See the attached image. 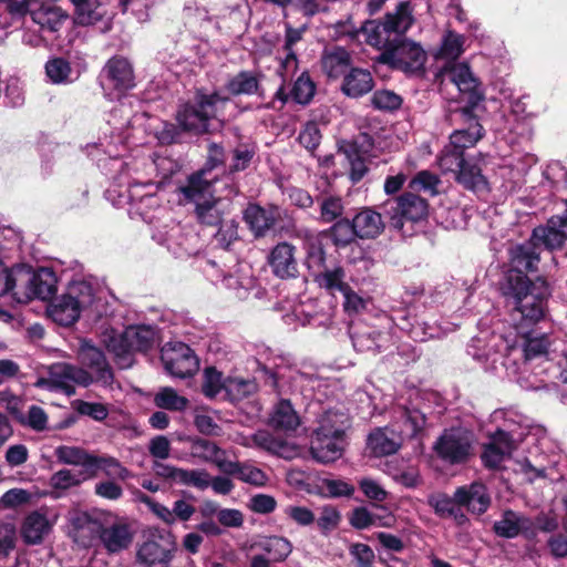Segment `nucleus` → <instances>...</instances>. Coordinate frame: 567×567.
Wrapping results in <instances>:
<instances>
[{
  "label": "nucleus",
  "instance_id": "1",
  "mask_svg": "<svg viewBox=\"0 0 567 567\" xmlns=\"http://www.w3.org/2000/svg\"><path fill=\"white\" fill-rule=\"evenodd\" d=\"M78 359L82 367L68 362H56L48 368V377L39 378L34 386L49 391H62L66 395L75 393V386L87 388L95 383L112 389L114 373L103 351L91 341L80 340Z\"/></svg>",
  "mask_w": 567,
  "mask_h": 567
},
{
  "label": "nucleus",
  "instance_id": "2",
  "mask_svg": "<svg viewBox=\"0 0 567 567\" xmlns=\"http://www.w3.org/2000/svg\"><path fill=\"white\" fill-rule=\"evenodd\" d=\"M501 289L512 307V317L517 328L529 327L545 318L547 292L544 282L537 285L527 276L512 274Z\"/></svg>",
  "mask_w": 567,
  "mask_h": 567
},
{
  "label": "nucleus",
  "instance_id": "3",
  "mask_svg": "<svg viewBox=\"0 0 567 567\" xmlns=\"http://www.w3.org/2000/svg\"><path fill=\"white\" fill-rule=\"evenodd\" d=\"M413 10L409 2H401L392 12H388L382 20H367L358 30L364 42L381 51L392 49L399 38L404 35L413 25Z\"/></svg>",
  "mask_w": 567,
  "mask_h": 567
},
{
  "label": "nucleus",
  "instance_id": "4",
  "mask_svg": "<svg viewBox=\"0 0 567 567\" xmlns=\"http://www.w3.org/2000/svg\"><path fill=\"white\" fill-rule=\"evenodd\" d=\"M403 426L400 433L389 427L375 429L368 439V446L375 456L395 453L401 446V436H414L425 425V415L416 409L401 408L399 410Z\"/></svg>",
  "mask_w": 567,
  "mask_h": 567
},
{
  "label": "nucleus",
  "instance_id": "5",
  "mask_svg": "<svg viewBox=\"0 0 567 567\" xmlns=\"http://www.w3.org/2000/svg\"><path fill=\"white\" fill-rule=\"evenodd\" d=\"M227 102V97L217 93L209 95L198 93L194 103H187L178 110L177 122L185 131L196 134L205 133L208 131L209 121L217 116L220 107Z\"/></svg>",
  "mask_w": 567,
  "mask_h": 567
},
{
  "label": "nucleus",
  "instance_id": "6",
  "mask_svg": "<svg viewBox=\"0 0 567 567\" xmlns=\"http://www.w3.org/2000/svg\"><path fill=\"white\" fill-rule=\"evenodd\" d=\"M13 280L16 282L13 298L20 303L33 298L49 299L56 291L58 279L50 268H40L33 272L30 268L16 267Z\"/></svg>",
  "mask_w": 567,
  "mask_h": 567
},
{
  "label": "nucleus",
  "instance_id": "7",
  "mask_svg": "<svg viewBox=\"0 0 567 567\" xmlns=\"http://www.w3.org/2000/svg\"><path fill=\"white\" fill-rule=\"evenodd\" d=\"M176 550V539L171 532L154 529L137 546L136 561L143 567H171Z\"/></svg>",
  "mask_w": 567,
  "mask_h": 567
},
{
  "label": "nucleus",
  "instance_id": "8",
  "mask_svg": "<svg viewBox=\"0 0 567 567\" xmlns=\"http://www.w3.org/2000/svg\"><path fill=\"white\" fill-rule=\"evenodd\" d=\"M383 214L389 218L391 227L404 234L406 223L415 224L424 220L429 214V204L421 196L413 193L388 199L381 206Z\"/></svg>",
  "mask_w": 567,
  "mask_h": 567
},
{
  "label": "nucleus",
  "instance_id": "9",
  "mask_svg": "<svg viewBox=\"0 0 567 567\" xmlns=\"http://www.w3.org/2000/svg\"><path fill=\"white\" fill-rule=\"evenodd\" d=\"M427 54L423 47L408 38H399L394 47L379 55L380 63L401 70L405 73H417L424 68Z\"/></svg>",
  "mask_w": 567,
  "mask_h": 567
},
{
  "label": "nucleus",
  "instance_id": "10",
  "mask_svg": "<svg viewBox=\"0 0 567 567\" xmlns=\"http://www.w3.org/2000/svg\"><path fill=\"white\" fill-rule=\"evenodd\" d=\"M471 450V435L462 427L444 430L433 444L436 456L451 465L466 462Z\"/></svg>",
  "mask_w": 567,
  "mask_h": 567
},
{
  "label": "nucleus",
  "instance_id": "11",
  "mask_svg": "<svg viewBox=\"0 0 567 567\" xmlns=\"http://www.w3.org/2000/svg\"><path fill=\"white\" fill-rule=\"evenodd\" d=\"M165 370L176 378H188L198 370V360L193 350L183 342L167 343L162 348Z\"/></svg>",
  "mask_w": 567,
  "mask_h": 567
},
{
  "label": "nucleus",
  "instance_id": "12",
  "mask_svg": "<svg viewBox=\"0 0 567 567\" xmlns=\"http://www.w3.org/2000/svg\"><path fill=\"white\" fill-rule=\"evenodd\" d=\"M513 425V423L505 424L504 429H498L491 434V442L484 446L481 456L486 467H498L516 449L519 437Z\"/></svg>",
  "mask_w": 567,
  "mask_h": 567
},
{
  "label": "nucleus",
  "instance_id": "13",
  "mask_svg": "<svg viewBox=\"0 0 567 567\" xmlns=\"http://www.w3.org/2000/svg\"><path fill=\"white\" fill-rule=\"evenodd\" d=\"M69 523L72 539L82 547H90L101 536L103 514L74 511L70 514Z\"/></svg>",
  "mask_w": 567,
  "mask_h": 567
},
{
  "label": "nucleus",
  "instance_id": "14",
  "mask_svg": "<svg viewBox=\"0 0 567 567\" xmlns=\"http://www.w3.org/2000/svg\"><path fill=\"white\" fill-rule=\"evenodd\" d=\"M444 76L457 87L460 94L468 103V109L472 110L483 100L480 81L466 63H454L445 68Z\"/></svg>",
  "mask_w": 567,
  "mask_h": 567
},
{
  "label": "nucleus",
  "instance_id": "15",
  "mask_svg": "<svg viewBox=\"0 0 567 567\" xmlns=\"http://www.w3.org/2000/svg\"><path fill=\"white\" fill-rule=\"evenodd\" d=\"M102 84L105 90H115L118 94L134 87L135 76L128 60L122 56L110 59L102 71Z\"/></svg>",
  "mask_w": 567,
  "mask_h": 567
},
{
  "label": "nucleus",
  "instance_id": "16",
  "mask_svg": "<svg viewBox=\"0 0 567 567\" xmlns=\"http://www.w3.org/2000/svg\"><path fill=\"white\" fill-rule=\"evenodd\" d=\"M284 217H287V212L275 205L265 208L259 205L251 204L244 213L245 221L257 237L265 236L266 233Z\"/></svg>",
  "mask_w": 567,
  "mask_h": 567
},
{
  "label": "nucleus",
  "instance_id": "17",
  "mask_svg": "<svg viewBox=\"0 0 567 567\" xmlns=\"http://www.w3.org/2000/svg\"><path fill=\"white\" fill-rule=\"evenodd\" d=\"M179 202L183 204H200L213 197V179L207 177V169L189 175L185 184L178 187Z\"/></svg>",
  "mask_w": 567,
  "mask_h": 567
},
{
  "label": "nucleus",
  "instance_id": "18",
  "mask_svg": "<svg viewBox=\"0 0 567 567\" xmlns=\"http://www.w3.org/2000/svg\"><path fill=\"white\" fill-rule=\"evenodd\" d=\"M344 444V435L312 433L310 453L320 463H332L342 456Z\"/></svg>",
  "mask_w": 567,
  "mask_h": 567
},
{
  "label": "nucleus",
  "instance_id": "19",
  "mask_svg": "<svg viewBox=\"0 0 567 567\" xmlns=\"http://www.w3.org/2000/svg\"><path fill=\"white\" fill-rule=\"evenodd\" d=\"M55 518H50L47 512L33 511L25 516L21 525V537L28 545H39L51 533Z\"/></svg>",
  "mask_w": 567,
  "mask_h": 567
},
{
  "label": "nucleus",
  "instance_id": "20",
  "mask_svg": "<svg viewBox=\"0 0 567 567\" xmlns=\"http://www.w3.org/2000/svg\"><path fill=\"white\" fill-rule=\"evenodd\" d=\"M295 254V246L286 241L279 243L271 249L268 262L277 277L281 279L296 277L298 264Z\"/></svg>",
  "mask_w": 567,
  "mask_h": 567
},
{
  "label": "nucleus",
  "instance_id": "21",
  "mask_svg": "<svg viewBox=\"0 0 567 567\" xmlns=\"http://www.w3.org/2000/svg\"><path fill=\"white\" fill-rule=\"evenodd\" d=\"M455 502L458 506L466 507L471 513L481 515L491 505V497L487 488L482 483L464 485L455 491Z\"/></svg>",
  "mask_w": 567,
  "mask_h": 567
},
{
  "label": "nucleus",
  "instance_id": "22",
  "mask_svg": "<svg viewBox=\"0 0 567 567\" xmlns=\"http://www.w3.org/2000/svg\"><path fill=\"white\" fill-rule=\"evenodd\" d=\"M493 530L499 537L515 538L520 534L533 535L535 527L529 517L508 509L494 523Z\"/></svg>",
  "mask_w": 567,
  "mask_h": 567
},
{
  "label": "nucleus",
  "instance_id": "23",
  "mask_svg": "<svg viewBox=\"0 0 567 567\" xmlns=\"http://www.w3.org/2000/svg\"><path fill=\"white\" fill-rule=\"evenodd\" d=\"M462 114L465 118L470 120L466 128L454 131L450 136V144L464 154L466 148L475 146V144L483 137L484 130L476 118L472 116V110L464 107Z\"/></svg>",
  "mask_w": 567,
  "mask_h": 567
},
{
  "label": "nucleus",
  "instance_id": "24",
  "mask_svg": "<svg viewBox=\"0 0 567 567\" xmlns=\"http://www.w3.org/2000/svg\"><path fill=\"white\" fill-rule=\"evenodd\" d=\"M374 81L372 74L361 68H353L344 75L341 91L349 97H360L372 91Z\"/></svg>",
  "mask_w": 567,
  "mask_h": 567
},
{
  "label": "nucleus",
  "instance_id": "25",
  "mask_svg": "<svg viewBox=\"0 0 567 567\" xmlns=\"http://www.w3.org/2000/svg\"><path fill=\"white\" fill-rule=\"evenodd\" d=\"M100 539L109 553H118L131 545L133 533L127 524L114 523L102 527Z\"/></svg>",
  "mask_w": 567,
  "mask_h": 567
},
{
  "label": "nucleus",
  "instance_id": "26",
  "mask_svg": "<svg viewBox=\"0 0 567 567\" xmlns=\"http://www.w3.org/2000/svg\"><path fill=\"white\" fill-rule=\"evenodd\" d=\"M357 236L361 239L377 238L384 230L382 215L371 208H364L352 219Z\"/></svg>",
  "mask_w": 567,
  "mask_h": 567
},
{
  "label": "nucleus",
  "instance_id": "27",
  "mask_svg": "<svg viewBox=\"0 0 567 567\" xmlns=\"http://www.w3.org/2000/svg\"><path fill=\"white\" fill-rule=\"evenodd\" d=\"M69 300L81 310H90L96 315H100L99 299L95 296V290L90 282L86 281H73L69 285L66 292Z\"/></svg>",
  "mask_w": 567,
  "mask_h": 567
},
{
  "label": "nucleus",
  "instance_id": "28",
  "mask_svg": "<svg viewBox=\"0 0 567 567\" xmlns=\"http://www.w3.org/2000/svg\"><path fill=\"white\" fill-rule=\"evenodd\" d=\"M456 182L468 190L483 193L488 189V183L481 167L472 158L465 159L456 173Z\"/></svg>",
  "mask_w": 567,
  "mask_h": 567
},
{
  "label": "nucleus",
  "instance_id": "29",
  "mask_svg": "<svg viewBox=\"0 0 567 567\" xmlns=\"http://www.w3.org/2000/svg\"><path fill=\"white\" fill-rule=\"evenodd\" d=\"M99 471H102L112 480L125 481L132 476L131 472L117 458L109 455L93 454L87 476L90 478L95 477Z\"/></svg>",
  "mask_w": 567,
  "mask_h": 567
},
{
  "label": "nucleus",
  "instance_id": "30",
  "mask_svg": "<svg viewBox=\"0 0 567 567\" xmlns=\"http://www.w3.org/2000/svg\"><path fill=\"white\" fill-rule=\"evenodd\" d=\"M351 54L341 47L326 50L321 58L322 69L329 78H339L351 65Z\"/></svg>",
  "mask_w": 567,
  "mask_h": 567
},
{
  "label": "nucleus",
  "instance_id": "31",
  "mask_svg": "<svg viewBox=\"0 0 567 567\" xmlns=\"http://www.w3.org/2000/svg\"><path fill=\"white\" fill-rule=\"evenodd\" d=\"M54 456L61 464L81 466L80 474H89L93 454L80 446L59 445L54 449Z\"/></svg>",
  "mask_w": 567,
  "mask_h": 567
},
{
  "label": "nucleus",
  "instance_id": "32",
  "mask_svg": "<svg viewBox=\"0 0 567 567\" xmlns=\"http://www.w3.org/2000/svg\"><path fill=\"white\" fill-rule=\"evenodd\" d=\"M81 310L69 300L66 295H62L56 298L49 307L48 315L49 317L60 326H71L73 324L81 315Z\"/></svg>",
  "mask_w": 567,
  "mask_h": 567
},
{
  "label": "nucleus",
  "instance_id": "33",
  "mask_svg": "<svg viewBox=\"0 0 567 567\" xmlns=\"http://www.w3.org/2000/svg\"><path fill=\"white\" fill-rule=\"evenodd\" d=\"M348 416L338 410H327L319 415L313 433L346 435Z\"/></svg>",
  "mask_w": 567,
  "mask_h": 567
},
{
  "label": "nucleus",
  "instance_id": "34",
  "mask_svg": "<svg viewBox=\"0 0 567 567\" xmlns=\"http://www.w3.org/2000/svg\"><path fill=\"white\" fill-rule=\"evenodd\" d=\"M299 417L287 400H281L274 409L270 424L281 431H293L299 425Z\"/></svg>",
  "mask_w": 567,
  "mask_h": 567
},
{
  "label": "nucleus",
  "instance_id": "35",
  "mask_svg": "<svg viewBox=\"0 0 567 567\" xmlns=\"http://www.w3.org/2000/svg\"><path fill=\"white\" fill-rule=\"evenodd\" d=\"M315 281L320 288L333 293L336 291L343 292L349 285L346 282V271L342 267L337 266L331 269L324 268L315 275Z\"/></svg>",
  "mask_w": 567,
  "mask_h": 567
},
{
  "label": "nucleus",
  "instance_id": "36",
  "mask_svg": "<svg viewBox=\"0 0 567 567\" xmlns=\"http://www.w3.org/2000/svg\"><path fill=\"white\" fill-rule=\"evenodd\" d=\"M104 342L109 351L114 354L116 363L121 369L132 367L133 351L128 348L126 339H124V331L122 333L109 336Z\"/></svg>",
  "mask_w": 567,
  "mask_h": 567
},
{
  "label": "nucleus",
  "instance_id": "37",
  "mask_svg": "<svg viewBox=\"0 0 567 567\" xmlns=\"http://www.w3.org/2000/svg\"><path fill=\"white\" fill-rule=\"evenodd\" d=\"M154 330L147 326H131L124 330V339L133 352L147 350L154 342Z\"/></svg>",
  "mask_w": 567,
  "mask_h": 567
},
{
  "label": "nucleus",
  "instance_id": "38",
  "mask_svg": "<svg viewBox=\"0 0 567 567\" xmlns=\"http://www.w3.org/2000/svg\"><path fill=\"white\" fill-rule=\"evenodd\" d=\"M465 38L454 31H446L442 38L440 49L435 58L444 60H456L464 52Z\"/></svg>",
  "mask_w": 567,
  "mask_h": 567
},
{
  "label": "nucleus",
  "instance_id": "39",
  "mask_svg": "<svg viewBox=\"0 0 567 567\" xmlns=\"http://www.w3.org/2000/svg\"><path fill=\"white\" fill-rule=\"evenodd\" d=\"M154 403L157 408L174 412H182L188 405V399L179 395L173 388H161L154 396Z\"/></svg>",
  "mask_w": 567,
  "mask_h": 567
},
{
  "label": "nucleus",
  "instance_id": "40",
  "mask_svg": "<svg viewBox=\"0 0 567 567\" xmlns=\"http://www.w3.org/2000/svg\"><path fill=\"white\" fill-rule=\"evenodd\" d=\"M305 30V27L296 29L292 28L290 24H286L284 43V51L286 52V56L281 63V66L285 70H295L297 68V56L293 48L298 42L302 40Z\"/></svg>",
  "mask_w": 567,
  "mask_h": 567
},
{
  "label": "nucleus",
  "instance_id": "41",
  "mask_svg": "<svg viewBox=\"0 0 567 567\" xmlns=\"http://www.w3.org/2000/svg\"><path fill=\"white\" fill-rule=\"evenodd\" d=\"M255 445L279 456L288 457L291 451L289 444L275 437L267 431H258L251 436Z\"/></svg>",
  "mask_w": 567,
  "mask_h": 567
},
{
  "label": "nucleus",
  "instance_id": "42",
  "mask_svg": "<svg viewBox=\"0 0 567 567\" xmlns=\"http://www.w3.org/2000/svg\"><path fill=\"white\" fill-rule=\"evenodd\" d=\"M226 87L228 92L234 95H250L258 92L259 82L256 75H254L251 72L244 71L231 78L228 81Z\"/></svg>",
  "mask_w": 567,
  "mask_h": 567
},
{
  "label": "nucleus",
  "instance_id": "43",
  "mask_svg": "<svg viewBox=\"0 0 567 567\" xmlns=\"http://www.w3.org/2000/svg\"><path fill=\"white\" fill-rule=\"evenodd\" d=\"M328 233L333 245L339 248L347 247L358 237L352 220L347 218L337 220Z\"/></svg>",
  "mask_w": 567,
  "mask_h": 567
},
{
  "label": "nucleus",
  "instance_id": "44",
  "mask_svg": "<svg viewBox=\"0 0 567 567\" xmlns=\"http://www.w3.org/2000/svg\"><path fill=\"white\" fill-rule=\"evenodd\" d=\"M219 200L214 196L195 206L197 219L207 226H217L221 223L223 213L218 207Z\"/></svg>",
  "mask_w": 567,
  "mask_h": 567
},
{
  "label": "nucleus",
  "instance_id": "45",
  "mask_svg": "<svg viewBox=\"0 0 567 567\" xmlns=\"http://www.w3.org/2000/svg\"><path fill=\"white\" fill-rule=\"evenodd\" d=\"M549 347L550 341L546 333H527L523 346L524 355L527 360L546 355Z\"/></svg>",
  "mask_w": 567,
  "mask_h": 567
},
{
  "label": "nucleus",
  "instance_id": "46",
  "mask_svg": "<svg viewBox=\"0 0 567 567\" xmlns=\"http://www.w3.org/2000/svg\"><path fill=\"white\" fill-rule=\"evenodd\" d=\"M90 478L87 474H80L68 468H62L50 477L49 485L59 491H66L79 486L83 481Z\"/></svg>",
  "mask_w": 567,
  "mask_h": 567
},
{
  "label": "nucleus",
  "instance_id": "47",
  "mask_svg": "<svg viewBox=\"0 0 567 567\" xmlns=\"http://www.w3.org/2000/svg\"><path fill=\"white\" fill-rule=\"evenodd\" d=\"M104 16V11L97 0H90L85 4L75 8L74 21L80 25H93Z\"/></svg>",
  "mask_w": 567,
  "mask_h": 567
},
{
  "label": "nucleus",
  "instance_id": "48",
  "mask_svg": "<svg viewBox=\"0 0 567 567\" xmlns=\"http://www.w3.org/2000/svg\"><path fill=\"white\" fill-rule=\"evenodd\" d=\"M464 154L451 144L446 145L437 157V164L443 173H456L464 163Z\"/></svg>",
  "mask_w": 567,
  "mask_h": 567
},
{
  "label": "nucleus",
  "instance_id": "49",
  "mask_svg": "<svg viewBox=\"0 0 567 567\" xmlns=\"http://www.w3.org/2000/svg\"><path fill=\"white\" fill-rule=\"evenodd\" d=\"M341 522V514L337 507L332 505H324L320 509L319 517L316 518V524L320 533L328 536L332 530L337 529Z\"/></svg>",
  "mask_w": 567,
  "mask_h": 567
},
{
  "label": "nucleus",
  "instance_id": "50",
  "mask_svg": "<svg viewBox=\"0 0 567 567\" xmlns=\"http://www.w3.org/2000/svg\"><path fill=\"white\" fill-rule=\"evenodd\" d=\"M45 72L51 82L55 84L71 81V65L62 58H55L48 61L45 64Z\"/></svg>",
  "mask_w": 567,
  "mask_h": 567
},
{
  "label": "nucleus",
  "instance_id": "51",
  "mask_svg": "<svg viewBox=\"0 0 567 567\" xmlns=\"http://www.w3.org/2000/svg\"><path fill=\"white\" fill-rule=\"evenodd\" d=\"M344 206L342 199L336 196L324 197L320 202V221L329 224L342 216Z\"/></svg>",
  "mask_w": 567,
  "mask_h": 567
},
{
  "label": "nucleus",
  "instance_id": "52",
  "mask_svg": "<svg viewBox=\"0 0 567 567\" xmlns=\"http://www.w3.org/2000/svg\"><path fill=\"white\" fill-rule=\"evenodd\" d=\"M221 451L214 442L203 439L193 441L190 446V454L194 457L212 463L217 461V457L221 455Z\"/></svg>",
  "mask_w": 567,
  "mask_h": 567
},
{
  "label": "nucleus",
  "instance_id": "53",
  "mask_svg": "<svg viewBox=\"0 0 567 567\" xmlns=\"http://www.w3.org/2000/svg\"><path fill=\"white\" fill-rule=\"evenodd\" d=\"M264 549L274 561L285 560L292 550V546L287 538L274 536L264 543Z\"/></svg>",
  "mask_w": 567,
  "mask_h": 567
},
{
  "label": "nucleus",
  "instance_id": "54",
  "mask_svg": "<svg viewBox=\"0 0 567 567\" xmlns=\"http://www.w3.org/2000/svg\"><path fill=\"white\" fill-rule=\"evenodd\" d=\"M316 86L310 76L302 73L295 82L291 90L292 99L300 104H307L315 95Z\"/></svg>",
  "mask_w": 567,
  "mask_h": 567
},
{
  "label": "nucleus",
  "instance_id": "55",
  "mask_svg": "<svg viewBox=\"0 0 567 567\" xmlns=\"http://www.w3.org/2000/svg\"><path fill=\"white\" fill-rule=\"evenodd\" d=\"M284 514L300 527H309L316 522L315 513L306 506L288 505L284 508Z\"/></svg>",
  "mask_w": 567,
  "mask_h": 567
},
{
  "label": "nucleus",
  "instance_id": "56",
  "mask_svg": "<svg viewBox=\"0 0 567 567\" xmlns=\"http://www.w3.org/2000/svg\"><path fill=\"white\" fill-rule=\"evenodd\" d=\"M440 183V178L435 174L429 171H421L413 177L410 186L415 190H423L434 196L439 193L437 187Z\"/></svg>",
  "mask_w": 567,
  "mask_h": 567
},
{
  "label": "nucleus",
  "instance_id": "57",
  "mask_svg": "<svg viewBox=\"0 0 567 567\" xmlns=\"http://www.w3.org/2000/svg\"><path fill=\"white\" fill-rule=\"evenodd\" d=\"M427 504L434 509L435 514L442 518H447L453 514V509L457 503L455 502V494L453 497L446 494L435 493L427 497Z\"/></svg>",
  "mask_w": 567,
  "mask_h": 567
},
{
  "label": "nucleus",
  "instance_id": "58",
  "mask_svg": "<svg viewBox=\"0 0 567 567\" xmlns=\"http://www.w3.org/2000/svg\"><path fill=\"white\" fill-rule=\"evenodd\" d=\"M178 481L177 483L194 486L199 489H205L210 484V476L209 474L204 470H184L181 468V472L178 473Z\"/></svg>",
  "mask_w": 567,
  "mask_h": 567
},
{
  "label": "nucleus",
  "instance_id": "59",
  "mask_svg": "<svg viewBox=\"0 0 567 567\" xmlns=\"http://www.w3.org/2000/svg\"><path fill=\"white\" fill-rule=\"evenodd\" d=\"M223 374L215 368L209 367L204 370L202 384L203 393L208 398L216 396L224 388Z\"/></svg>",
  "mask_w": 567,
  "mask_h": 567
},
{
  "label": "nucleus",
  "instance_id": "60",
  "mask_svg": "<svg viewBox=\"0 0 567 567\" xmlns=\"http://www.w3.org/2000/svg\"><path fill=\"white\" fill-rule=\"evenodd\" d=\"M371 103L378 110L394 111L401 106L402 99L392 91L380 90L374 92Z\"/></svg>",
  "mask_w": 567,
  "mask_h": 567
},
{
  "label": "nucleus",
  "instance_id": "61",
  "mask_svg": "<svg viewBox=\"0 0 567 567\" xmlns=\"http://www.w3.org/2000/svg\"><path fill=\"white\" fill-rule=\"evenodd\" d=\"M340 151L346 155L350 164V177L353 183L359 182L367 173V165L360 152H352L349 147L342 146Z\"/></svg>",
  "mask_w": 567,
  "mask_h": 567
},
{
  "label": "nucleus",
  "instance_id": "62",
  "mask_svg": "<svg viewBox=\"0 0 567 567\" xmlns=\"http://www.w3.org/2000/svg\"><path fill=\"white\" fill-rule=\"evenodd\" d=\"M344 297L343 308L348 315H358L365 310L369 298H364L349 286L343 292Z\"/></svg>",
  "mask_w": 567,
  "mask_h": 567
},
{
  "label": "nucleus",
  "instance_id": "63",
  "mask_svg": "<svg viewBox=\"0 0 567 567\" xmlns=\"http://www.w3.org/2000/svg\"><path fill=\"white\" fill-rule=\"evenodd\" d=\"M321 133L315 122L305 125L299 134L300 144L310 152H313L320 144Z\"/></svg>",
  "mask_w": 567,
  "mask_h": 567
},
{
  "label": "nucleus",
  "instance_id": "64",
  "mask_svg": "<svg viewBox=\"0 0 567 567\" xmlns=\"http://www.w3.org/2000/svg\"><path fill=\"white\" fill-rule=\"evenodd\" d=\"M289 6H292L305 17H313L328 10L327 0H290Z\"/></svg>",
  "mask_w": 567,
  "mask_h": 567
}]
</instances>
